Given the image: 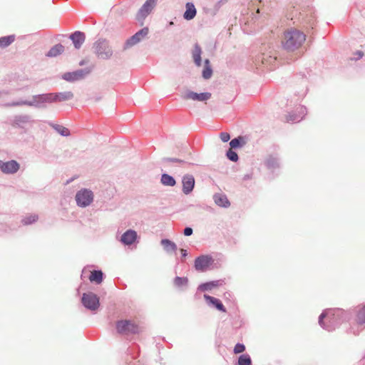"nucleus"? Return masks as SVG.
I'll return each mask as SVG.
<instances>
[{
    "label": "nucleus",
    "mask_w": 365,
    "mask_h": 365,
    "mask_svg": "<svg viewBox=\"0 0 365 365\" xmlns=\"http://www.w3.org/2000/svg\"><path fill=\"white\" fill-rule=\"evenodd\" d=\"M349 318V313L341 309H327L319 315V324L324 329L332 331Z\"/></svg>",
    "instance_id": "obj_1"
},
{
    "label": "nucleus",
    "mask_w": 365,
    "mask_h": 365,
    "mask_svg": "<svg viewBox=\"0 0 365 365\" xmlns=\"http://www.w3.org/2000/svg\"><path fill=\"white\" fill-rule=\"evenodd\" d=\"M306 40L305 34L297 29L289 30L284 34L282 40V48L287 52L299 49Z\"/></svg>",
    "instance_id": "obj_2"
},
{
    "label": "nucleus",
    "mask_w": 365,
    "mask_h": 365,
    "mask_svg": "<svg viewBox=\"0 0 365 365\" xmlns=\"http://www.w3.org/2000/svg\"><path fill=\"white\" fill-rule=\"evenodd\" d=\"M52 103L51 93L34 95L31 101L20 100L3 104L5 107L28 106L36 108H46L47 104Z\"/></svg>",
    "instance_id": "obj_3"
},
{
    "label": "nucleus",
    "mask_w": 365,
    "mask_h": 365,
    "mask_svg": "<svg viewBox=\"0 0 365 365\" xmlns=\"http://www.w3.org/2000/svg\"><path fill=\"white\" fill-rule=\"evenodd\" d=\"M93 48L96 56L102 60L110 59L113 53L109 41L103 38H100L96 41L93 43Z\"/></svg>",
    "instance_id": "obj_4"
},
{
    "label": "nucleus",
    "mask_w": 365,
    "mask_h": 365,
    "mask_svg": "<svg viewBox=\"0 0 365 365\" xmlns=\"http://www.w3.org/2000/svg\"><path fill=\"white\" fill-rule=\"evenodd\" d=\"M93 192L87 188H81L77 191L75 200L76 205L80 207H86L93 201Z\"/></svg>",
    "instance_id": "obj_5"
},
{
    "label": "nucleus",
    "mask_w": 365,
    "mask_h": 365,
    "mask_svg": "<svg viewBox=\"0 0 365 365\" xmlns=\"http://www.w3.org/2000/svg\"><path fill=\"white\" fill-rule=\"evenodd\" d=\"M91 72V69L90 68H81L71 72H66L61 74V78L67 82L73 83L83 80Z\"/></svg>",
    "instance_id": "obj_6"
},
{
    "label": "nucleus",
    "mask_w": 365,
    "mask_h": 365,
    "mask_svg": "<svg viewBox=\"0 0 365 365\" xmlns=\"http://www.w3.org/2000/svg\"><path fill=\"white\" fill-rule=\"evenodd\" d=\"M81 303L85 308L92 312L96 311L100 307L99 297L91 292L83 294Z\"/></svg>",
    "instance_id": "obj_7"
},
{
    "label": "nucleus",
    "mask_w": 365,
    "mask_h": 365,
    "mask_svg": "<svg viewBox=\"0 0 365 365\" xmlns=\"http://www.w3.org/2000/svg\"><path fill=\"white\" fill-rule=\"evenodd\" d=\"M116 330L121 334H136L138 332V326L130 320H118L116 322Z\"/></svg>",
    "instance_id": "obj_8"
},
{
    "label": "nucleus",
    "mask_w": 365,
    "mask_h": 365,
    "mask_svg": "<svg viewBox=\"0 0 365 365\" xmlns=\"http://www.w3.org/2000/svg\"><path fill=\"white\" fill-rule=\"evenodd\" d=\"M148 32L149 29L148 27H144L139 30L125 41L123 46V50H128L140 42L141 40L148 34Z\"/></svg>",
    "instance_id": "obj_9"
},
{
    "label": "nucleus",
    "mask_w": 365,
    "mask_h": 365,
    "mask_svg": "<svg viewBox=\"0 0 365 365\" xmlns=\"http://www.w3.org/2000/svg\"><path fill=\"white\" fill-rule=\"evenodd\" d=\"M214 262V259L210 255H202L195 259L194 267L197 271L205 272Z\"/></svg>",
    "instance_id": "obj_10"
},
{
    "label": "nucleus",
    "mask_w": 365,
    "mask_h": 365,
    "mask_svg": "<svg viewBox=\"0 0 365 365\" xmlns=\"http://www.w3.org/2000/svg\"><path fill=\"white\" fill-rule=\"evenodd\" d=\"M212 94L210 92H203L200 93H195L190 90H187L182 95L184 100H193L197 101H206L211 98Z\"/></svg>",
    "instance_id": "obj_11"
},
{
    "label": "nucleus",
    "mask_w": 365,
    "mask_h": 365,
    "mask_svg": "<svg viewBox=\"0 0 365 365\" xmlns=\"http://www.w3.org/2000/svg\"><path fill=\"white\" fill-rule=\"evenodd\" d=\"M182 192L187 195H190L195 187V178L191 174H185L182 178Z\"/></svg>",
    "instance_id": "obj_12"
},
{
    "label": "nucleus",
    "mask_w": 365,
    "mask_h": 365,
    "mask_svg": "<svg viewBox=\"0 0 365 365\" xmlns=\"http://www.w3.org/2000/svg\"><path fill=\"white\" fill-rule=\"evenodd\" d=\"M307 113V108L304 106H298L296 110L287 115V121L297 123L301 121Z\"/></svg>",
    "instance_id": "obj_13"
},
{
    "label": "nucleus",
    "mask_w": 365,
    "mask_h": 365,
    "mask_svg": "<svg viewBox=\"0 0 365 365\" xmlns=\"http://www.w3.org/2000/svg\"><path fill=\"white\" fill-rule=\"evenodd\" d=\"M157 1L158 0H146L138 12V20L145 19L154 8Z\"/></svg>",
    "instance_id": "obj_14"
},
{
    "label": "nucleus",
    "mask_w": 365,
    "mask_h": 365,
    "mask_svg": "<svg viewBox=\"0 0 365 365\" xmlns=\"http://www.w3.org/2000/svg\"><path fill=\"white\" fill-rule=\"evenodd\" d=\"M32 122L31 117L29 115H16L14 117V120L11 123L13 127L25 128L26 124Z\"/></svg>",
    "instance_id": "obj_15"
},
{
    "label": "nucleus",
    "mask_w": 365,
    "mask_h": 365,
    "mask_svg": "<svg viewBox=\"0 0 365 365\" xmlns=\"http://www.w3.org/2000/svg\"><path fill=\"white\" fill-rule=\"evenodd\" d=\"M69 38L72 41L74 48L80 49L86 40V35L82 31H76L70 34Z\"/></svg>",
    "instance_id": "obj_16"
},
{
    "label": "nucleus",
    "mask_w": 365,
    "mask_h": 365,
    "mask_svg": "<svg viewBox=\"0 0 365 365\" xmlns=\"http://www.w3.org/2000/svg\"><path fill=\"white\" fill-rule=\"evenodd\" d=\"M20 168L19 163L15 160L4 162L1 172L5 174L16 173Z\"/></svg>",
    "instance_id": "obj_17"
},
{
    "label": "nucleus",
    "mask_w": 365,
    "mask_h": 365,
    "mask_svg": "<svg viewBox=\"0 0 365 365\" xmlns=\"http://www.w3.org/2000/svg\"><path fill=\"white\" fill-rule=\"evenodd\" d=\"M51 94L52 103L67 101L73 99V98L74 96L73 92H71V91L51 93Z\"/></svg>",
    "instance_id": "obj_18"
},
{
    "label": "nucleus",
    "mask_w": 365,
    "mask_h": 365,
    "mask_svg": "<svg viewBox=\"0 0 365 365\" xmlns=\"http://www.w3.org/2000/svg\"><path fill=\"white\" fill-rule=\"evenodd\" d=\"M204 299L210 307H212L222 312H226V308L219 299L210 296L207 294H204Z\"/></svg>",
    "instance_id": "obj_19"
},
{
    "label": "nucleus",
    "mask_w": 365,
    "mask_h": 365,
    "mask_svg": "<svg viewBox=\"0 0 365 365\" xmlns=\"http://www.w3.org/2000/svg\"><path fill=\"white\" fill-rule=\"evenodd\" d=\"M137 237L138 234L135 230H128L122 235L120 242L125 245H130L135 242Z\"/></svg>",
    "instance_id": "obj_20"
},
{
    "label": "nucleus",
    "mask_w": 365,
    "mask_h": 365,
    "mask_svg": "<svg viewBox=\"0 0 365 365\" xmlns=\"http://www.w3.org/2000/svg\"><path fill=\"white\" fill-rule=\"evenodd\" d=\"M223 284V279L210 281L200 284L197 287V290L200 292L210 291L215 287L222 286Z\"/></svg>",
    "instance_id": "obj_21"
},
{
    "label": "nucleus",
    "mask_w": 365,
    "mask_h": 365,
    "mask_svg": "<svg viewBox=\"0 0 365 365\" xmlns=\"http://www.w3.org/2000/svg\"><path fill=\"white\" fill-rule=\"evenodd\" d=\"M215 203L221 207L227 208L230 206V202L225 194L215 193L213 195Z\"/></svg>",
    "instance_id": "obj_22"
},
{
    "label": "nucleus",
    "mask_w": 365,
    "mask_h": 365,
    "mask_svg": "<svg viewBox=\"0 0 365 365\" xmlns=\"http://www.w3.org/2000/svg\"><path fill=\"white\" fill-rule=\"evenodd\" d=\"M197 14V9L192 2H187L185 4V11L183 14V18L187 21L193 19Z\"/></svg>",
    "instance_id": "obj_23"
},
{
    "label": "nucleus",
    "mask_w": 365,
    "mask_h": 365,
    "mask_svg": "<svg viewBox=\"0 0 365 365\" xmlns=\"http://www.w3.org/2000/svg\"><path fill=\"white\" fill-rule=\"evenodd\" d=\"M202 48L200 46L195 43L193 46V49L192 50V56L194 61V63L197 66H200L202 65Z\"/></svg>",
    "instance_id": "obj_24"
},
{
    "label": "nucleus",
    "mask_w": 365,
    "mask_h": 365,
    "mask_svg": "<svg viewBox=\"0 0 365 365\" xmlns=\"http://www.w3.org/2000/svg\"><path fill=\"white\" fill-rule=\"evenodd\" d=\"M265 165L269 170H275L279 168L280 162L277 155H270L265 160Z\"/></svg>",
    "instance_id": "obj_25"
},
{
    "label": "nucleus",
    "mask_w": 365,
    "mask_h": 365,
    "mask_svg": "<svg viewBox=\"0 0 365 365\" xmlns=\"http://www.w3.org/2000/svg\"><path fill=\"white\" fill-rule=\"evenodd\" d=\"M63 51L64 46L61 43H57L49 49L46 56L49 58H54L63 53Z\"/></svg>",
    "instance_id": "obj_26"
},
{
    "label": "nucleus",
    "mask_w": 365,
    "mask_h": 365,
    "mask_svg": "<svg viewBox=\"0 0 365 365\" xmlns=\"http://www.w3.org/2000/svg\"><path fill=\"white\" fill-rule=\"evenodd\" d=\"M104 274L101 269L93 270L89 276V280L91 282H95L96 284L102 283L104 279Z\"/></svg>",
    "instance_id": "obj_27"
},
{
    "label": "nucleus",
    "mask_w": 365,
    "mask_h": 365,
    "mask_svg": "<svg viewBox=\"0 0 365 365\" xmlns=\"http://www.w3.org/2000/svg\"><path fill=\"white\" fill-rule=\"evenodd\" d=\"M160 243L163 246L165 252L168 253L176 252L178 250L176 244L168 239L161 240Z\"/></svg>",
    "instance_id": "obj_28"
},
{
    "label": "nucleus",
    "mask_w": 365,
    "mask_h": 365,
    "mask_svg": "<svg viewBox=\"0 0 365 365\" xmlns=\"http://www.w3.org/2000/svg\"><path fill=\"white\" fill-rule=\"evenodd\" d=\"M160 182L164 186L173 187L176 185V180L172 175L168 173H163L160 178Z\"/></svg>",
    "instance_id": "obj_29"
},
{
    "label": "nucleus",
    "mask_w": 365,
    "mask_h": 365,
    "mask_svg": "<svg viewBox=\"0 0 365 365\" xmlns=\"http://www.w3.org/2000/svg\"><path fill=\"white\" fill-rule=\"evenodd\" d=\"M6 217L0 215V235L4 233H8L16 229V227H11L7 224Z\"/></svg>",
    "instance_id": "obj_30"
},
{
    "label": "nucleus",
    "mask_w": 365,
    "mask_h": 365,
    "mask_svg": "<svg viewBox=\"0 0 365 365\" xmlns=\"http://www.w3.org/2000/svg\"><path fill=\"white\" fill-rule=\"evenodd\" d=\"M16 38L15 35H9L0 38V48H6L11 45Z\"/></svg>",
    "instance_id": "obj_31"
},
{
    "label": "nucleus",
    "mask_w": 365,
    "mask_h": 365,
    "mask_svg": "<svg viewBox=\"0 0 365 365\" xmlns=\"http://www.w3.org/2000/svg\"><path fill=\"white\" fill-rule=\"evenodd\" d=\"M245 144V140L243 137L238 136L233 138L230 142V146L232 149H238L242 148Z\"/></svg>",
    "instance_id": "obj_32"
},
{
    "label": "nucleus",
    "mask_w": 365,
    "mask_h": 365,
    "mask_svg": "<svg viewBox=\"0 0 365 365\" xmlns=\"http://www.w3.org/2000/svg\"><path fill=\"white\" fill-rule=\"evenodd\" d=\"M205 67L202 70V76L204 79H209L211 78L212 74V68L210 66V62L209 59H205Z\"/></svg>",
    "instance_id": "obj_33"
},
{
    "label": "nucleus",
    "mask_w": 365,
    "mask_h": 365,
    "mask_svg": "<svg viewBox=\"0 0 365 365\" xmlns=\"http://www.w3.org/2000/svg\"><path fill=\"white\" fill-rule=\"evenodd\" d=\"M50 125L58 133L63 137H67L71 134L70 130L61 125L55 123H51Z\"/></svg>",
    "instance_id": "obj_34"
},
{
    "label": "nucleus",
    "mask_w": 365,
    "mask_h": 365,
    "mask_svg": "<svg viewBox=\"0 0 365 365\" xmlns=\"http://www.w3.org/2000/svg\"><path fill=\"white\" fill-rule=\"evenodd\" d=\"M174 285L178 288L186 287L188 284V279L186 277H175L173 279Z\"/></svg>",
    "instance_id": "obj_35"
},
{
    "label": "nucleus",
    "mask_w": 365,
    "mask_h": 365,
    "mask_svg": "<svg viewBox=\"0 0 365 365\" xmlns=\"http://www.w3.org/2000/svg\"><path fill=\"white\" fill-rule=\"evenodd\" d=\"M235 365H252V359L248 354H242L238 357Z\"/></svg>",
    "instance_id": "obj_36"
},
{
    "label": "nucleus",
    "mask_w": 365,
    "mask_h": 365,
    "mask_svg": "<svg viewBox=\"0 0 365 365\" xmlns=\"http://www.w3.org/2000/svg\"><path fill=\"white\" fill-rule=\"evenodd\" d=\"M38 219V216L35 214L29 215L28 216L24 217L21 220V223L24 225H29L34 222H36Z\"/></svg>",
    "instance_id": "obj_37"
},
{
    "label": "nucleus",
    "mask_w": 365,
    "mask_h": 365,
    "mask_svg": "<svg viewBox=\"0 0 365 365\" xmlns=\"http://www.w3.org/2000/svg\"><path fill=\"white\" fill-rule=\"evenodd\" d=\"M356 322L359 324H365V305L359 310L356 315Z\"/></svg>",
    "instance_id": "obj_38"
},
{
    "label": "nucleus",
    "mask_w": 365,
    "mask_h": 365,
    "mask_svg": "<svg viewBox=\"0 0 365 365\" xmlns=\"http://www.w3.org/2000/svg\"><path fill=\"white\" fill-rule=\"evenodd\" d=\"M226 157L227 158L228 160L234 163H236L239 160V156L237 153L235 151H234L232 148L227 150Z\"/></svg>",
    "instance_id": "obj_39"
},
{
    "label": "nucleus",
    "mask_w": 365,
    "mask_h": 365,
    "mask_svg": "<svg viewBox=\"0 0 365 365\" xmlns=\"http://www.w3.org/2000/svg\"><path fill=\"white\" fill-rule=\"evenodd\" d=\"M163 161L164 163H179L181 164L187 163L185 160L175 158H164Z\"/></svg>",
    "instance_id": "obj_40"
},
{
    "label": "nucleus",
    "mask_w": 365,
    "mask_h": 365,
    "mask_svg": "<svg viewBox=\"0 0 365 365\" xmlns=\"http://www.w3.org/2000/svg\"><path fill=\"white\" fill-rule=\"evenodd\" d=\"M245 350V346L243 344L237 343L234 347V353L240 354L244 352Z\"/></svg>",
    "instance_id": "obj_41"
},
{
    "label": "nucleus",
    "mask_w": 365,
    "mask_h": 365,
    "mask_svg": "<svg viewBox=\"0 0 365 365\" xmlns=\"http://www.w3.org/2000/svg\"><path fill=\"white\" fill-rule=\"evenodd\" d=\"M220 139L222 142L226 143L230 139V135L228 133L222 132L220 133Z\"/></svg>",
    "instance_id": "obj_42"
},
{
    "label": "nucleus",
    "mask_w": 365,
    "mask_h": 365,
    "mask_svg": "<svg viewBox=\"0 0 365 365\" xmlns=\"http://www.w3.org/2000/svg\"><path fill=\"white\" fill-rule=\"evenodd\" d=\"M192 233H193V230H192V227H186L184 229V230H183V234H184V235H185V236H187V237L192 235Z\"/></svg>",
    "instance_id": "obj_43"
},
{
    "label": "nucleus",
    "mask_w": 365,
    "mask_h": 365,
    "mask_svg": "<svg viewBox=\"0 0 365 365\" xmlns=\"http://www.w3.org/2000/svg\"><path fill=\"white\" fill-rule=\"evenodd\" d=\"M354 56H355L352 59L356 61L362 58L364 53L361 51H357L355 52Z\"/></svg>",
    "instance_id": "obj_44"
},
{
    "label": "nucleus",
    "mask_w": 365,
    "mask_h": 365,
    "mask_svg": "<svg viewBox=\"0 0 365 365\" xmlns=\"http://www.w3.org/2000/svg\"><path fill=\"white\" fill-rule=\"evenodd\" d=\"M180 251L181 252L182 258H185V257H186L187 256V252L186 250L180 249Z\"/></svg>",
    "instance_id": "obj_45"
},
{
    "label": "nucleus",
    "mask_w": 365,
    "mask_h": 365,
    "mask_svg": "<svg viewBox=\"0 0 365 365\" xmlns=\"http://www.w3.org/2000/svg\"><path fill=\"white\" fill-rule=\"evenodd\" d=\"M8 94H9V91H0V98L3 95H8Z\"/></svg>",
    "instance_id": "obj_46"
},
{
    "label": "nucleus",
    "mask_w": 365,
    "mask_h": 365,
    "mask_svg": "<svg viewBox=\"0 0 365 365\" xmlns=\"http://www.w3.org/2000/svg\"><path fill=\"white\" fill-rule=\"evenodd\" d=\"M250 175H245L244 177H243V180H249L250 179Z\"/></svg>",
    "instance_id": "obj_47"
},
{
    "label": "nucleus",
    "mask_w": 365,
    "mask_h": 365,
    "mask_svg": "<svg viewBox=\"0 0 365 365\" xmlns=\"http://www.w3.org/2000/svg\"><path fill=\"white\" fill-rule=\"evenodd\" d=\"M3 163H4V161L1 160H0V170H1L2 169V167H3Z\"/></svg>",
    "instance_id": "obj_48"
},
{
    "label": "nucleus",
    "mask_w": 365,
    "mask_h": 365,
    "mask_svg": "<svg viewBox=\"0 0 365 365\" xmlns=\"http://www.w3.org/2000/svg\"><path fill=\"white\" fill-rule=\"evenodd\" d=\"M85 64V61L83 60L81 61L79 63L80 66H83Z\"/></svg>",
    "instance_id": "obj_49"
},
{
    "label": "nucleus",
    "mask_w": 365,
    "mask_h": 365,
    "mask_svg": "<svg viewBox=\"0 0 365 365\" xmlns=\"http://www.w3.org/2000/svg\"><path fill=\"white\" fill-rule=\"evenodd\" d=\"M174 24L173 21H170L169 23H168V26H173Z\"/></svg>",
    "instance_id": "obj_50"
},
{
    "label": "nucleus",
    "mask_w": 365,
    "mask_h": 365,
    "mask_svg": "<svg viewBox=\"0 0 365 365\" xmlns=\"http://www.w3.org/2000/svg\"><path fill=\"white\" fill-rule=\"evenodd\" d=\"M270 58H271V61H277V58H276V57H274V58H272V57L270 56Z\"/></svg>",
    "instance_id": "obj_51"
},
{
    "label": "nucleus",
    "mask_w": 365,
    "mask_h": 365,
    "mask_svg": "<svg viewBox=\"0 0 365 365\" xmlns=\"http://www.w3.org/2000/svg\"><path fill=\"white\" fill-rule=\"evenodd\" d=\"M100 99H101V98H96V101H99Z\"/></svg>",
    "instance_id": "obj_52"
}]
</instances>
